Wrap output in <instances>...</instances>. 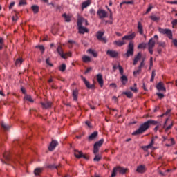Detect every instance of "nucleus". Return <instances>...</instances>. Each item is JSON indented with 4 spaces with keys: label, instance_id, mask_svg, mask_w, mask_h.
<instances>
[{
    "label": "nucleus",
    "instance_id": "nucleus-21",
    "mask_svg": "<svg viewBox=\"0 0 177 177\" xmlns=\"http://www.w3.org/2000/svg\"><path fill=\"white\" fill-rule=\"evenodd\" d=\"M120 80L122 85H127V82H128V77L125 76V75H122Z\"/></svg>",
    "mask_w": 177,
    "mask_h": 177
},
{
    "label": "nucleus",
    "instance_id": "nucleus-54",
    "mask_svg": "<svg viewBox=\"0 0 177 177\" xmlns=\"http://www.w3.org/2000/svg\"><path fill=\"white\" fill-rule=\"evenodd\" d=\"M50 62V61L49 58H47V59H46V64H48V65L50 66V67H53V64H51Z\"/></svg>",
    "mask_w": 177,
    "mask_h": 177
},
{
    "label": "nucleus",
    "instance_id": "nucleus-3",
    "mask_svg": "<svg viewBox=\"0 0 177 177\" xmlns=\"http://www.w3.org/2000/svg\"><path fill=\"white\" fill-rule=\"evenodd\" d=\"M134 48H135V46L133 45V43L132 41H130L127 46V51L124 54V56H126V57L127 58L131 57V56H133Z\"/></svg>",
    "mask_w": 177,
    "mask_h": 177
},
{
    "label": "nucleus",
    "instance_id": "nucleus-40",
    "mask_svg": "<svg viewBox=\"0 0 177 177\" xmlns=\"http://www.w3.org/2000/svg\"><path fill=\"white\" fill-rule=\"evenodd\" d=\"M66 65L65 64H62V65L59 66V71H62V73L66 71Z\"/></svg>",
    "mask_w": 177,
    "mask_h": 177
},
{
    "label": "nucleus",
    "instance_id": "nucleus-1",
    "mask_svg": "<svg viewBox=\"0 0 177 177\" xmlns=\"http://www.w3.org/2000/svg\"><path fill=\"white\" fill-rule=\"evenodd\" d=\"M157 124H158V122L149 120L142 124L137 130L132 133V135L134 136L142 135V133H144V132H146L150 128V125H157Z\"/></svg>",
    "mask_w": 177,
    "mask_h": 177
},
{
    "label": "nucleus",
    "instance_id": "nucleus-13",
    "mask_svg": "<svg viewBox=\"0 0 177 177\" xmlns=\"http://www.w3.org/2000/svg\"><path fill=\"white\" fill-rule=\"evenodd\" d=\"M58 142L56 140H53L51 143L50 144V146L48 147V150L50 151H53L55 149H56V146H57Z\"/></svg>",
    "mask_w": 177,
    "mask_h": 177
},
{
    "label": "nucleus",
    "instance_id": "nucleus-37",
    "mask_svg": "<svg viewBox=\"0 0 177 177\" xmlns=\"http://www.w3.org/2000/svg\"><path fill=\"white\" fill-rule=\"evenodd\" d=\"M32 10L34 13H38V12H39V7H38V6H32Z\"/></svg>",
    "mask_w": 177,
    "mask_h": 177
},
{
    "label": "nucleus",
    "instance_id": "nucleus-53",
    "mask_svg": "<svg viewBox=\"0 0 177 177\" xmlns=\"http://www.w3.org/2000/svg\"><path fill=\"white\" fill-rule=\"evenodd\" d=\"M3 48V39L0 37V50Z\"/></svg>",
    "mask_w": 177,
    "mask_h": 177
},
{
    "label": "nucleus",
    "instance_id": "nucleus-12",
    "mask_svg": "<svg viewBox=\"0 0 177 177\" xmlns=\"http://www.w3.org/2000/svg\"><path fill=\"white\" fill-rule=\"evenodd\" d=\"M136 172L138 174H145L146 172V166L144 165H140L138 167H137Z\"/></svg>",
    "mask_w": 177,
    "mask_h": 177
},
{
    "label": "nucleus",
    "instance_id": "nucleus-42",
    "mask_svg": "<svg viewBox=\"0 0 177 177\" xmlns=\"http://www.w3.org/2000/svg\"><path fill=\"white\" fill-rule=\"evenodd\" d=\"M130 89L135 93H138V88L136 87V83L134 84L133 86H131Z\"/></svg>",
    "mask_w": 177,
    "mask_h": 177
},
{
    "label": "nucleus",
    "instance_id": "nucleus-11",
    "mask_svg": "<svg viewBox=\"0 0 177 177\" xmlns=\"http://www.w3.org/2000/svg\"><path fill=\"white\" fill-rule=\"evenodd\" d=\"M97 81L101 88H103V85L104 84V82L103 80V75L102 74H97Z\"/></svg>",
    "mask_w": 177,
    "mask_h": 177
},
{
    "label": "nucleus",
    "instance_id": "nucleus-41",
    "mask_svg": "<svg viewBox=\"0 0 177 177\" xmlns=\"http://www.w3.org/2000/svg\"><path fill=\"white\" fill-rule=\"evenodd\" d=\"M48 168H49L50 169H57V168H59V166L55 165V164H53V165H48Z\"/></svg>",
    "mask_w": 177,
    "mask_h": 177
},
{
    "label": "nucleus",
    "instance_id": "nucleus-32",
    "mask_svg": "<svg viewBox=\"0 0 177 177\" xmlns=\"http://www.w3.org/2000/svg\"><path fill=\"white\" fill-rule=\"evenodd\" d=\"M123 95H126L129 99H132L133 94H132V92L127 91V92H123Z\"/></svg>",
    "mask_w": 177,
    "mask_h": 177
},
{
    "label": "nucleus",
    "instance_id": "nucleus-60",
    "mask_svg": "<svg viewBox=\"0 0 177 177\" xmlns=\"http://www.w3.org/2000/svg\"><path fill=\"white\" fill-rule=\"evenodd\" d=\"M172 127H174V123H171L170 125H169V126L165 129L166 132H167V131H169V129H171V128H172Z\"/></svg>",
    "mask_w": 177,
    "mask_h": 177
},
{
    "label": "nucleus",
    "instance_id": "nucleus-38",
    "mask_svg": "<svg viewBox=\"0 0 177 177\" xmlns=\"http://www.w3.org/2000/svg\"><path fill=\"white\" fill-rule=\"evenodd\" d=\"M77 42L74 40H68V48H73V45H75Z\"/></svg>",
    "mask_w": 177,
    "mask_h": 177
},
{
    "label": "nucleus",
    "instance_id": "nucleus-48",
    "mask_svg": "<svg viewBox=\"0 0 177 177\" xmlns=\"http://www.w3.org/2000/svg\"><path fill=\"white\" fill-rule=\"evenodd\" d=\"M34 172H35V175L38 176L39 175V174H41V172H42V169L37 168L35 169Z\"/></svg>",
    "mask_w": 177,
    "mask_h": 177
},
{
    "label": "nucleus",
    "instance_id": "nucleus-26",
    "mask_svg": "<svg viewBox=\"0 0 177 177\" xmlns=\"http://www.w3.org/2000/svg\"><path fill=\"white\" fill-rule=\"evenodd\" d=\"M72 95H73V100L75 102H77V100H78V90H73Z\"/></svg>",
    "mask_w": 177,
    "mask_h": 177
},
{
    "label": "nucleus",
    "instance_id": "nucleus-5",
    "mask_svg": "<svg viewBox=\"0 0 177 177\" xmlns=\"http://www.w3.org/2000/svg\"><path fill=\"white\" fill-rule=\"evenodd\" d=\"M158 31L163 35H167L169 39H172V30L170 29H164L162 28H158Z\"/></svg>",
    "mask_w": 177,
    "mask_h": 177
},
{
    "label": "nucleus",
    "instance_id": "nucleus-43",
    "mask_svg": "<svg viewBox=\"0 0 177 177\" xmlns=\"http://www.w3.org/2000/svg\"><path fill=\"white\" fill-rule=\"evenodd\" d=\"M140 59H142V53H138L137 54V55L134 57V59L136 60L137 62H139V60H140Z\"/></svg>",
    "mask_w": 177,
    "mask_h": 177
},
{
    "label": "nucleus",
    "instance_id": "nucleus-63",
    "mask_svg": "<svg viewBox=\"0 0 177 177\" xmlns=\"http://www.w3.org/2000/svg\"><path fill=\"white\" fill-rule=\"evenodd\" d=\"M98 41H101V42H104V44H106L107 42V39H106V37H102L100 39H99Z\"/></svg>",
    "mask_w": 177,
    "mask_h": 177
},
{
    "label": "nucleus",
    "instance_id": "nucleus-45",
    "mask_svg": "<svg viewBox=\"0 0 177 177\" xmlns=\"http://www.w3.org/2000/svg\"><path fill=\"white\" fill-rule=\"evenodd\" d=\"M21 63H23V59L21 58H18L16 62H15V65L16 66H20V64H21Z\"/></svg>",
    "mask_w": 177,
    "mask_h": 177
},
{
    "label": "nucleus",
    "instance_id": "nucleus-4",
    "mask_svg": "<svg viewBox=\"0 0 177 177\" xmlns=\"http://www.w3.org/2000/svg\"><path fill=\"white\" fill-rule=\"evenodd\" d=\"M3 157L6 161L1 159V162L3 164H8L9 161H11L12 162H14V164H16V160L12 159V156H10V152H5L3 155Z\"/></svg>",
    "mask_w": 177,
    "mask_h": 177
},
{
    "label": "nucleus",
    "instance_id": "nucleus-52",
    "mask_svg": "<svg viewBox=\"0 0 177 177\" xmlns=\"http://www.w3.org/2000/svg\"><path fill=\"white\" fill-rule=\"evenodd\" d=\"M89 13L91 16H95L96 15V11L93 8H91L89 10Z\"/></svg>",
    "mask_w": 177,
    "mask_h": 177
},
{
    "label": "nucleus",
    "instance_id": "nucleus-19",
    "mask_svg": "<svg viewBox=\"0 0 177 177\" xmlns=\"http://www.w3.org/2000/svg\"><path fill=\"white\" fill-rule=\"evenodd\" d=\"M91 0H87L82 3V10H84L85 8H88L91 5Z\"/></svg>",
    "mask_w": 177,
    "mask_h": 177
},
{
    "label": "nucleus",
    "instance_id": "nucleus-20",
    "mask_svg": "<svg viewBox=\"0 0 177 177\" xmlns=\"http://www.w3.org/2000/svg\"><path fill=\"white\" fill-rule=\"evenodd\" d=\"M85 19L82 17H78L77 18V27L82 26V24L84 23Z\"/></svg>",
    "mask_w": 177,
    "mask_h": 177
},
{
    "label": "nucleus",
    "instance_id": "nucleus-6",
    "mask_svg": "<svg viewBox=\"0 0 177 177\" xmlns=\"http://www.w3.org/2000/svg\"><path fill=\"white\" fill-rule=\"evenodd\" d=\"M104 142V140L101 139L94 144V149H93L94 154H97V153H99V148L102 147V145H103Z\"/></svg>",
    "mask_w": 177,
    "mask_h": 177
},
{
    "label": "nucleus",
    "instance_id": "nucleus-18",
    "mask_svg": "<svg viewBox=\"0 0 177 177\" xmlns=\"http://www.w3.org/2000/svg\"><path fill=\"white\" fill-rule=\"evenodd\" d=\"M79 34H84L85 32H88V28L84 26H78Z\"/></svg>",
    "mask_w": 177,
    "mask_h": 177
},
{
    "label": "nucleus",
    "instance_id": "nucleus-46",
    "mask_svg": "<svg viewBox=\"0 0 177 177\" xmlns=\"http://www.w3.org/2000/svg\"><path fill=\"white\" fill-rule=\"evenodd\" d=\"M150 19L151 20H153V21H158V20H160V17H157V16H155V15H151L150 17Z\"/></svg>",
    "mask_w": 177,
    "mask_h": 177
},
{
    "label": "nucleus",
    "instance_id": "nucleus-22",
    "mask_svg": "<svg viewBox=\"0 0 177 177\" xmlns=\"http://www.w3.org/2000/svg\"><path fill=\"white\" fill-rule=\"evenodd\" d=\"M156 46V41H154V39L151 38L149 39L148 42V48H154Z\"/></svg>",
    "mask_w": 177,
    "mask_h": 177
},
{
    "label": "nucleus",
    "instance_id": "nucleus-34",
    "mask_svg": "<svg viewBox=\"0 0 177 177\" xmlns=\"http://www.w3.org/2000/svg\"><path fill=\"white\" fill-rule=\"evenodd\" d=\"M170 140L171 144H166L165 146L167 147H171V146H174V145H175V140L174 138H171L170 140Z\"/></svg>",
    "mask_w": 177,
    "mask_h": 177
},
{
    "label": "nucleus",
    "instance_id": "nucleus-59",
    "mask_svg": "<svg viewBox=\"0 0 177 177\" xmlns=\"http://www.w3.org/2000/svg\"><path fill=\"white\" fill-rule=\"evenodd\" d=\"M151 9H153V6L149 5V8H147L146 13H149V12L151 11Z\"/></svg>",
    "mask_w": 177,
    "mask_h": 177
},
{
    "label": "nucleus",
    "instance_id": "nucleus-33",
    "mask_svg": "<svg viewBox=\"0 0 177 177\" xmlns=\"http://www.w3.org/2000/svg\"><path fill=\"white\" fill-rule=\"evenodd\" d=\"M95 158H93V161H95L97 162H99L100 160H102V156L97 153L95 154Z\"/></svg>",
    "mask_w": 177,
    "mask_h": 177
},
{
    "label": "nucleus",
    "instance_id": "nucleus-62",
    "mask_svg": "<svg viewBox=\"0 0 177 177\" xmlns=\"http://www.w3.org/2000/svg\"><path fill=\"white\" fill-rule=\"evenodd\" d=\"M85 124H86V125H87V127H88V128H91V127H92V124H91V122H89V121H86V122H85Z\"/></svg>",
    "mask_w": 177,
    "mask_h": 177
},
{
    "label": "nucleus",
    "instance_id": "nucleus-7",
    "mask_svg": "<svg viewBox=\"0 0 177 177\" xmlns=\"http://www.w3.org/2000/svg\"><path fill=\"white\" fill-rule=\"evenodd\" d=\"M97 16H99L100 19H106L107 17V12L104 10L100 9L97 12Z\"/></svg>",
    "mask_w": 177,
    "mask_h": 177
},
{
    "label": "nucleus",
    "instance_id": "nucleus-29",
    "mask_svg": "<svg viewBox=\"0 0 177 177\" xmlns=\"http://www.w3.org/2000/svg\"><path fill=\"white\" fill-rule=\"evenodd\" d=\"M104 35V32H102V31H98L97 32L96 37L97 39H102V38H103V36Z\"/></svg>",
    "mask_w": 177,
    "mask_h": 177
},
{
    "label": "nucleus",
    "instance_id": "nucleus-36",
    "mask_svg": "<svg viewBox=\"0 0 177 177\" xmlns=\"http://www.w3.org/2000/svg\"><path fill=\"white\" fill-rule=\"evenodd\" d=\"M35 48L39 49V50L41 52V55H44V53L45 52V47L44 46H36Z\"/></svg>",
    "mask_w": 177,
    "mask_h": 177
},
{
    "label": "nucleus",
    "instance_id": "nucleus-17",
    "mask_svg": "<svg viewBox=\"0 0 177 177\" xmlns=\"http://www.w3.org/2000/svg\"><path fill=\"white\" fill-rule=\"evenodd\" d=\"M137 28H138L140 35H143V34H145V31L143 30V26L142 25V22H140V21L138 22Z\"/></svg>",
    "mask_w": 177,
    "mask_h": 177
},
{
    "label": "nucleus",
    "instance_id": "nucleus-49",
    "mask_svg": "<svg viewBox=\"0 0 177 177\" xmlns=\"http://www.w3.org/2000/svg\"><path fill=\"white\" fill-rule=\"evenodd\" d=\"M25 99H26V100H28V102H30L31 103H32L34 102V100H32V98L31 97L30 95H26Z\"/></svg>",
    "mask_w": 177,
    "mask_h": 177
},
{
    "label": "nucleus",
    "instance_id": "nucleus-30",
    "mask_svg": "<svg viewBox=\"0 0 177 177\" xmlns=\"http://www.w3.org/2000/svg\"><path fill=\"white\" fill-rule=\"evenodd\" d=\"M62 17H64V19H65V21H66V23H70V21H71V18L70 17L69 15L63 14Z\"/></svg>",
    "mask_w": 177,
    "mask_h": 177
},
{
    "label": "nucleus",
    "instance_id": "nucleus-51",
    "mask_svg": "<svg viewBox=\"0 0 177 177\" xmlns=\"http://www.w3.org/2000/svg\"><path fill=\"white\" fill-rule=\"evenodd\" d=\"M118 68H119L120 74H121L122 75H124V68H122V66H121L120 65H118Z\"/></svg>",
    "mask_w": 177,
    "mask_h": 177
},
{
    "label": "nucleus",
    "instance_id": "nucleus-56",
    "mask_svg": "<svg viewBox=\"0 0 177 177\" xmlns=\"http://www.w3.org/2000/svg\"><path fill=\"white\" fill-rule=\"evenodd\" d=\"M142 71V69L138 68V70L134 71H133V75H138L140 72Z\"/></svg>",
    "mask_w": 177,
    "mask_h": 177
},
{
    "label": "nucleus",
    "instance_id": "nucleus-28",
    "mask_svg": "<svg viewBox=\"0 0 177 177\" xmlns=\"http://www.w3.org/2000/svg\"><path fill=\"white\" fill-rule=\"evenodd\" d=\"M153 145H154V139L151 138V142L148 145L144 147V150H147V149H150L151 147H153Z\"/></svg>",
    "mask_w": 177,
    "mask_h": 177
},
{
    "label": "nucleus",
    "instance_id": "nucleus-14",
    "mask_svg": "<svg viewBox=\"0 0 177 177\" xmlns=\"http://www.w3.org/2000/svg\"><path fill=\"white\" fill-rule=\"evenodd\" d=\"M41 107L44 109H50L52 107V102L46 101L45 102H41Z\"/></svg>",
    "mask_w": 177,
    "mask_h": 177
},
{
    "label": "nucleus",
    "instance_id": "nucleus-10",
    "mask_svg": "<svg viewBox=\"0 0 177 177\" xmlns=\"http://www.w3.org/2000/svg\"><path fill=\"white\" fill-rule=\"evenodd\" d=\"M135 37H136V33L133 32L131 35L124 36L122 39V41H131V39H133Z\"/></svg>",
    "mask_w": 177,
    "mask_h": 177
},
{
    "label": "nucleus",
    "instance_id": "nucleus-57",
    "mask_svg": "<svg viewBox=\"0 0 177 177\" xmlns=\"http://www.w3.org/2000/svg\"><path fill=\"white\" fill-rule=\"evenodd\" d=\"M156 95L159 97V99H164V94L160 93H157Z\"/></svg>",
    "mask_w": 177,
    "mask_h": 177
},
{
    "label": "nucleus",
    "instance_id": "nucleus-27",
    "mask_svg": "<svg viewBox=\"0 0 177 177\" xmlns=\"http://www.w3.org/2000/svg\"><path fill=\"white\" fill-rule=\"evenodd\" d=\"M82 154H83L82 152L75 150V156L76 157V158H82Z\"/></svg>",
    "mask_w": 177,
    "mask_h": 177
},
{
    "label": "nucleus",
    "instance_id": "nucleus-44",
    "mask_svg": "<svg viewBox=\"0 0 177 177\" xmlns=\"http://www.w3.org/2000/svg\"><path fill=\"white\" fill-rule=\"evenodd\" d=\"M155 77H156V71L153 70L152 73H151V79H150L151 82H154Z\"/></svg>",
    "mask_w": 177,
    "mask_h": 177
},
{
    "label": "nucleus",
    "instance_id": "nucleus-55",
    "mask_svg": "<svg viewBox=\"0 0 177 177\" xmlns=\"http://www.w3.org/2000/svg\"><path fill=\"white\" fill-rule=\"evenodd\" d=\"M106 8L107 10H109V12L110 13V19H113V12L111 11V9L109 8V6H106Z\"/></svg>",
    "mask_w": 177,
    "mask_h": 177
},
{
    "label": "nucleus",
    "instance_id": "nucleus-64",
    "mask_svg": "<svg viewBox=\"0 0 177 177\" xmlns=\"http://www.w3.org/2000/svg\"><path fill=\"white\" fill-rule=\"evenodd\" d=\"M173 44L174 45V46H177V39H176L173 40Z\"/></svg>",
    "mask_w": 177,
    "mask_h": 177
},
{
    "label": "nucleus",
    "instance_id": "nucleus-61",
    "mask_svg": "<svg viewBox=\"0 0 177 177\" xmlns=\"http://www.w3.org/2000/svg\"><path fill=\"white\" fill-rule=\"evenodd\" d=\"M158 45H159V46H161L162 48L165 47V42H159V43H158Z\"/></svg>",
    "mask_w": 177,
    "mask_h": 177
},
{
    "label": "nucleus",
    "instance_id": "nucleus-50",
    "mask_svg": "<svg viewBox=\"0 0 177 177\" xmlns=\"http://www.w3.org/2000/svg\"><path fill=\"white\" fill-rule=\"evenodd\" d=\"M24 5H27V2L26 0H20L19 3V6H23Z\"/></svg>",
    "mask_w": 177,
    "mask_h": 177
},
{
    "label": "nucleus",
    "instance_id": "nucleus-31",
    "mask_svg": "<svg viewBox=\"0 0 177 177\" xmlns=\"http://www.w3.org/2000/svg\"><path fill=\"white\" fill-rule=\"evenodd\" d=\"M122 5H133V1H122L120 3V8H122Z\"/></svg>",
    "mask_w": 177,
    "mask_h": 177
},
{
    "label": "nucleus",
    "instance_id": "nucleus-8",
    "mask_svg": "<svg viewBox=\"0 0 177 177\" xmlns=\"http://www.w3.org/2000/svg\"><path fill=\"white\" fill-rule=\"evenodd\" d=\"M81 78H82V81L84 82V83L85 84L86 88H88V89H94L95 84H89V82H88V80H86V79L85 77H84V76H81Z\"/></svg>",
    "mask_w": 177,
    "mask_h": 177
},
{
    "label": "nucleus",
    "instance_id": "nucleus-35",
    "mask_svg": "<svg viewBox=\"0 0 177 177\" xmlns=\"http://www.w3.org/2000/svg\"><path fill=\"white\" fill-rule=\"evenodd\" d=\"M1 125L3 128V129H5V131H8L10 128V126L5 124V122H3L1 123Z\"/></svg>",
    "mask_w": 177,
    "mask_h": 177
},
{
    "label": "nucleus",
    "instance_id": "nucleus-23",
    "mask_svg": "<svg viewBox=\"0 0 177 177\" xmlns=\"http://www.w3.org/2000/svg\"><path fill=\"white\" fill-rule=\"evenodd\" d=\"M114 45H116L117 46H122L123 45H125L127 44L124 40H118V41H115L113 42Z\"/></svg>",
    "mask_w": 177,
    "mask_h": 177
},
{
    "label": "nucleus",
    "instance_id": "nucleus-16",
    "mask_svg": "<svg viewBox=\"0 0 177 177\" xmlns=\"http://www.w3.org/2000/svg\"><path fill=\"white\" fill-rule=\"evenodd\" d=\"M106 55H109L111 57H117L118 56V52L115 50H108Z\"/></svg>",
    "mask_w": 177,
    "mask_h": 177
},
{
    "label": "nucleus",
    "instance_id": "nucleus-58",
    "mask_svg": "<svg viewBox=\"0 0 177 177\" xmlns=\"http://www.w3.org/2000/svg\"><path fill=\"white\" fill-rule=\"evenodd\" d=\"M143 66H145V59H143V60L141 62L140 66H138V68H139L140 70H142V67H143Z\"/></svg>",
    "mask_w": 177,
    "mask_h": 177
},
{
    "label": "nucleus",
    "instance_id": "nucleus-9",
    "mask_svg": "<svg viewBox=\"0 0 177 177\" xmlns=\"http://www.w3.org/2000/svg\"><path fill=\"white\" fill-rule=\"evenodd\" d=\"M156 88L159 92H167V88L164 86V83L161 82L157 84Z\"/></svg>",
    "mask_w": 177,
    "mask_h": 177
},
{
    "label": "nucleus",
    "instance_id": "nucleus-25",
    "mask_svg": "<svg viewBox=\"0 0 177 177\" xmlns=\"http://www.w3.org/2000/svg\"><path fill=\"white\" fill-rule=\"evenodd\" d=\"M82 60L83 63H91V57H89L87 55H84L82 57Z\"/></svg>",
    "mask_w": 177,
    "mask_h": 177
},
{
    "label": "nucleus",
    "instance_id": "nucleus-15",
    "mask_svg": "<svg viewBox=\"0 0 177 177\" xmlns=\"http://www.w3.org/2000/svg\"><path fill=\"white\" fill-rule=\"evenodd\" d=\"M57 53L61 56L62 59H66V55L63 52V48H62V46H58L57 48Z\"/></svg>",
    "mask_w": 177,
    "mask_h": 177
},
{
    "label": "nucleus",
    "instance_id": "nucleus-47",
    "mask_svg": "<svg viewBox=\"0 0 177 177\" xmlns=\"http://www.w3.org/2000/svg\"><path fill=\"white\" fill-rule=\"evenodd\" d=\"M146 46H147L146 43H141V44H140L138 45V49H145V48H146Z\"/></svg>",
    "mask_w": 177,
    "mask_h": 177
},
{
    "label": "nucleus",
    "instance_id": "nucleus-24",
    "mask_svg": "<svg viewBox=\"0 0 177 177\" xmlns=\"http://www.w3.org/2000/svg\"><path fill=\"white\" fill-rule=\"evenodd\" d=\"M97 131H94L93 133H91L89 136H88V140H93L94 139H96V137L97 136Z\"/></svg>",
    "mask_w": 177,
    "mask_h": 177
},
{
    "label": "nucleus",
    "instance_id": "nucleus-2",
    "mask_svg": "<svg viewBox=\"0 0 177 177\" xmlns=\"http://www.w3.org/2000/svg\"><path fill=\"white\" fill-rule=\"evenodd\" d=\"M127 171H128V169H125L120 166L114 167L111 174V177H115V176L117 175V172H119V174H122V175H124V174L127 173Z\"/></svg>",
    "mask_w": 177,
    "mask_h": 177
},
{
    "label": "nucleus",
    "instance_id": "nucleus-39",
    "mask_svg": "<svg viewBox=\"0 0 177 177\" xmlns=\"http://www.w3.org/2000/svg\"><path fill=\"white\" fill-rule=\"evenodd\" d=\"M88 53H90L91 55H93V56L94 57H97V53L96 52H95V50H92V49H88Z\"/></svg>",
    "mask_w": 177,
    "mask_h": 177
}]
</instances>
